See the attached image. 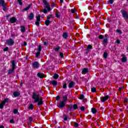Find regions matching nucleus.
<instances>
[{
	"mask_svg": "<svg viewBox=\"0 0 128 128\" xmlns=\"http://www.w3.org/2000/svg\"><path fill=\"white\" fill-rule=\"evenodd\" d=\"M32 98L34 100V102H38V106H42L44 104L42 99L40 98V95H38L36 93L34 92Z\"/></svg>",
	"mask_w": 128,
	"mask_h": 128,
	"instance_id": "obj_1",
	"label": "nucleus"
},
{
	"mask_svg": "<svg viewBox=\"0 0 128 128\" xmlns=\"http://www.w3.org/2000/svg\"><path fill=\"white\" fill-rule=\"evenodd\" d=\"M43 2L44 3V8L42 10V12L44 14H48V12H50V10H52V8L50 6V3L46 0H44Z\"/></svg>",
	"mask_w": 128,
	"mask_h": 128,
	"instance_id": "obj_2",
	"label": "nucleus"
},
{
	"mask_svg": "<svg viewBox=\"0 0 128 128\" xmlns=\"http://www.w3.org/2000/svg\"><path fill=\"white\" fill-rule=\"evenodd\" d=\"M10 100L8 98H5L4 100L2 101L1 104H0V108H1V110H2V108H4V106L6 104V102H8Z\"/></svg>",
	"mask_w": 128,
	"mask_h": 128,
	"instance_id": "obj_3",
	"label": "nucleus"
},
{
	"mask_svg": "<svg viewBox=\"0 0 128 128\" xmlns=\"http://www.w3.org/2000/svg\"><path fill=\"white\" fill-rule=\"evenodd\" d=\"M0 4H1V6L3 8V10H4V12H6V2L4 0H0Z\"/></svg>",
	"mask_w": 128,
	"mask_h": 128,
	"instance_id": "obj_4",
	"label": "nucleus"
},
{
	"mask_svg": "<svg viewBox=\"0 0 128 128\" xmlns=\"http://www.w3.org/2000/svg\"><path fill=\"white\" fill-rule=\"evenodd\" d=\"M6 44L8 46H14V41L12 38H10L6 40Z\"/></svg>",
	"mask_w": 128,
	"mask_h": 128,
	"instance_id": "obj_5",
	"label": "nucleus"
},
{
	"mask_svg": "<svg viewBox=\"0 0 128 128\" xmlns=\"http://www.w3.org/2000/svg\"><path fill=\"white\" fill-rule=\"evenodd\" d=\"M57 106L60 108H64V106H66V102L62 101L60 102V103L57 104Z\"/></svg>",
	"mask_w": 128,
	"mask_h": 128,
	"instance_id": "obj_6",
	"label": "nucleus"
},
{
	"mask_svg": "<svg viewBox=\"0 0 128 128\" xmlns=\"http://www.w3.org/2000/svg\"><path fill=\"white\" fill-rule=\"evenodd\" d=\"M33 68H40V64L38 62H34L32 64Z\"/></svg>",
	"mask_w": 128,
	"mask_h": 128,
	"instance_id": "obj_7",
	"label": "nucleus"
},
{
	"mask_svg": "<svg viewBox=\"0 0 128 128\" xmlns=\"http://www.w3.org/2000/svg\"><path fill=\"white\" fill-rule=\"evenodd\" d=\"M36 22H35V24L38 26H40V15L36 16Z\"/></svg>",
	"mask_w": 128,
	"mask_h": 128,
	"instance_id": "obj_8",
	"label": "nucleus"
},
{
	"mask_svg": "<svg viewBox=\"0 0 128 128\" xmlns=\"http://www.w3.org/2000/svg\"><path fill=\"white\" fill-rule=\"evenodd\" d=\"M122 16L123 18H124L125 20H126L128 19V12H126V11H122Z\"/></svg>",
	"mask_w": 128,
	"mask_h": 128,
	"instance_id": "obj_9",
	"label": "nucleus"
},
{
	"mask_svg": "<svg viewBox=\"0 0 128 128\" xmlns=\"http://www.w3.org/2000/svg\"><path fill=\"white\" fill-rule=\"evenodd\" d=\"M108 98H110V96H108V95H107L105 96L102 97V98H100V100L102 102H104L106 100H108Z\"/></svg>",
	"mask_w": 128,
	"mask_h": 128,
	"instance_id": "obj_10",
	"label": "nucleus"
},
{
	"mask_svg": "<svg viewBox=\"0 0 128 128\" xmlns=\"http://www.w3.org/2000/svg\"><path fill=\"white\" fill-rule=\"evenodd\" d=\"M10 22H12V24H14L16 22V18L15 17H12L10 18Z\"/></svg>",
	"mask_w": 128,
	"mask_h": 128,
	"instance_id": "obj_11",
	"label": "nucleus"
},
{
	"mask_svg": "<svg viewBox=\"0 0 128 128\" xmlns=\"http://www.w3.org/2000/svg\"><path fill=\"white\" fill-rule=\"evenodd\" d=\"M34 14L33 13H30L28 16V20H34Z\"/></svg>",
	"mask_w": 128,
	"mask_h": 128,
	"instance_id": "obj_12",
	"label": "nucleus"
},
{
	"mask_svg": "<svg viewBox=\"0 0 128 128\" xmlns=\"http://www.w3.org/2000/svg\"><path fill=\"white\" fill-rule=\"evenodd\" d=\"M13 96H14L15 98H17V96H20V94L18 92H14L13 93Z\"/></svg>",
	"mask_w": 128,
	"mask_h": 128,
	"instance_id": "obj_13",
	"label": "nucleus"
},
{
	"mask_svg": "<svg viewBox=\"0 0 128 128\" xmlns=\"http://www.w3.org/2000/svg\"><path fill=\"white\" fill-rule=\"evenodd\" d=\"M122 62H126L127 59H126V57L124 56V54H122Z\"/></svg>",
	"mask_w": 128,
	"mask_h": 128,
	"instance_id": "obj_14",
	"label": "nucleus"
},
{
	"mask_svg": "<svg viewBox=\"0 0 128 128\" xmlns=\"http://www.w3.org/2000/svg\"><path fill=\"white\" fill-rule=\"evenodd\" d=\"M74 82H70L69 83V88H74Z\"/></svg>",
	"mask_w": 128,
	"mask_h": 128,
	"instance_id": "obj_15",
	"label": "nucleus"
},
{
	"mask_svg": "<svg viewBox=\"0 0 128 128\" xmlns=\"http://www.w3.org/2000/svg\"><path fill=\"white\" fill-rule=\"evenodd\" d=\"M63 118L65 122H66L68 118V115H66V114H64Z\"/></svg>",
	"mask_w": 128,
	"mask_h": 128,
	"instance_id": "obj_16",
	"label": "nucleus"
},
{
	"mask_svg": "<svg viewBox=\"0 0 128 128\" xmlns=\"http://www.w3.org/2000/svg\"><path fill=\"white\" fill-rule=\"evenodd\" d=\"M82 74H86L88 72V68H84L82 71Z\"/></svg>",
	"mask_w": 128,
	"mask_h": 128,
	"instance_id": "obj_17",
	"label": "nucleus"
},
{
	"mask_svg": "<svg viewBox=\"0 0 128 128\" xmlns=\"http://www.w3.org/2000/svg\"><path fill=\"white\" fill-rule=\"evenodd\" d=\"M37 76L40 78H42L44 76L42 74L40 73V72H38V74H37Z\"/></svg>",
	"mask_w": 128,
	"mask_h": 128,
	"instance_id": "obj_18",
	"label": "nucleus"
},
{
	"mask_svg": "<svg viewBox=\"0 0 128 128\" xmlns=\"http://www.w3.org/2000/svg\"><path fill=\"white\" fill-rule=\"evenodd\" d=\"M63 98V102H66V100H68V96L66 95H65L62 96Z\"/></svg>",
	"mask_w": 128,
	"mask_h": 128,
	"instance_id": "obj_19",
	"label": "nucleus"
},
{
	"mask_svg": "<svg viewBox=\"0 0 128 128\" xmlns=\"http://www.w3.org/2000/svg\"><path fill=\"white\" fill-rule=\"evenodd\" d=\"M20 28L22 32H26V28L24 26H21Z\"/></svg>",
	"mask_w": 128,
	"mask_h": 128,
	"instance_id": "obj_20",
	"label": "nucleus"
},
{
	"mask_svg": "<svg viewBox=\"0 0 128 128\" xmlns=\"http://www.w3.org/2000/svg\"><path fill=\"white\" fill-rule=\"evenodd\" d=\"M52 22L50 21V20H46L45 21V24L46 26H50V24H51Z\"/></svg>",
	"mask_w": 128,
	"mask_h": 128,
	"instance_id": "obj_21",
	"label": "nucleus"
},
{
	"mask_svg": "<svg viewBox=\"0 0 128 128\" xmlns=\"http://www.w3.org/2000/svg\"><path fill=\"white\" fill-rule=\"evenodd\" d=\"M30 6H32V4H30V5L28 6H27L26 8H24L23 10L24 11L28 10L30 8Z\"/></svg>",
	"mask_w": 128,
	"mask_h": 128,
	"instance_id": "obj_22",
	"label": "nucleus"
},
{
	"mask_svg": "<svg viewBox=\"0 0 128 128\" xmlns=\"http://www.w3.org/2000/svg\"><path fill=\"white\" fill-rule=\"evenodd\" d=\"M12 68L13 70H14V68H16V63H14V61H12Z\"/></svg>",
	"mask_w": 128,
	"mask_h": 128,
	"instance_id": "obj_23",
	"label": "nucleus"
},
{
	"mask_svg": "<svg viewBox=\"0 0 128 128\" xmlns=\"http://www.w3.org/2000/svg\"><path fill=\"white\" fill-rule=\"evenodd\" d=\"M108 37H106V38H104L103 40V44H106L108 42Z\"/></svg>",
	"mask_w": 128,
	"mask_h": 128,
	"instance_id": "obj_24",
	"label": "nucleus"
},
{
	"mask_svg": "<svg viewBox=\"0 0 128 128\" xmlns=\"http://www.w3.org/2000/svg\"><path fill=\"white\" fill-rule=\"evenodd\" d=\"M14 69H10L8 70V74H12V72H14Z\"/></svg>",
	"mask_w": 128,
	"mask_h": 128,
	"instance_id": "obj_25",
	"label": "nucleus"
},
{
	"mask_svg": "<svg viewBox=\"0 0 128 128\" xmlns=\"http://www.w3.org/2000/svg\"><path fill=\"white\" fill-rule=\"evenodd\" d=\"M28 110H34V105L32 104H30L28 107Z\"/></svg>",
	"mask_w": 128,
	"mask_h": 128,
	"instance_id": "obj_26",
	"label": "nucleus"
},
{
	"mask_svg": "<svg viewBox=\"0 0 128 128\" xmlns=\"http://www.w3.org/2000/svg\"><path fill=\"white\" fill-rule=\"evenodd\" d=\"M68 33L64 32L63 34V38H68Z\"/></svg>",
	"mask_w": 128,
	"mask_h": 128,
	"instance_id": "obj_27",
	"label": "nucleus"
},
{
	"mask_svg": "<svg viewBox=\"0 0 128 128\" xmlns=\"http://www.w3.org/2000/svg\"><path fill=\"white\" fill-rule=\"evenodd\" d=\"M56 16L58 18H60V12H56Z\"/></svg>",
	"mask_w": 128,
	"mask_h": 128,
	"instance_id": "obj_28",
	"label": "nucleus"
},
{
	"mask_svg": "<svg viewBox=\"0 0 128 128\" xmlns=\"http://www.w3.org/2000/svg\"><path fill=\"white\" fill-rule=\"evenodd\" d=\"M52 84L54 86H57L58 85V82H56V80L52 81Z\"/></svg>",
	"mask_w": 128,
	"mask_h": 128,
	"instance_id": "obj_29",
	"label": "nucleus"
},
{
	"mask_svg": "<svg viewBox=\"0 0 128 128\" xmlns=\"http://www.w3.org/2000/svg\"><path fill=\"white\" fill-rule=\"evenodd\" d=\"M60 50V46H58V47L56 48H54L55 52H58Z\"/></svg>",
	"mask_w": 128,
	"mask_h": 128,
	"instance_id": "obj_30",
	"label": "nucleus"
},
{
	"mask_svg": "<svg viewBox=\"0 0 128 128\" xmlns=\"http://www.w3.org/2000/svg\"><path fill=\"white\" fill-rule=\"evenodd\" d=\"M103 56L104 58H108V52H104L103 54Z\"/></svg>",
	"mask_w": 128,
	"mask_h": 128,
	"instance_id": "obj_31",
	"label": "nucleus"
},
{
	"mask_svg": "<svg viewBox=\"0 0 128 128\" xmlns=\"http://www.w3.org/2000/svg\"><path fill=\"white\" fill-rule=\"evenodd\" d=\"M37 50H38V52H42V46L41 45H40L38 46Z\"/></svg>",
	"mask_w": 128,
	"mask_h": 128,
	"instance_id": "obj_32",
	"label": "nucleus"
},
{
	"mask_svg": "<svg viewBox=\"0 0 128 128\" xmlns=\"http://www.w3.org/2000/svg\"><path fill=\"white\" fill-rule=\"evenodd\" d=\"M91 90L92 92H96V88L93 87L92 88H91Z\"/></svg>",
	"mask_w": 128,
	"mask_h": 128,
	"instance_id": "obj_33",
	"label": "nucleus"
},
{
	"mask_svg": "<svg viewBox=\"0 0 128 128\" xmlns=\"http://www.w3.org/2000/svg\"><path fill=\"white\" fill-rule=\"evenodd\" d=\"M92 114H96V110L94 108H92Z\"/></svg>",
	"mask_w": 128,
	"mask_h": 128,
	"instance_id": "obj_34",
	"label": "nucleus"
},
{
	"mask_svg": "<svg viewBox=\"0 0 128 128\" xmlns=\"http://www.w3.org/2000/svg\"><path fill=\"white\" fill-rule=\"evenodd\" d=\"M79 98L80 100H84V94H80Z\"/></svg>",
	"mask_w": 128,
	"mask_h": 128,
	"instance_id": "obj_35",
	"label": "nucleus"
},
{
	"mask_svg": "<svg viewBox=\"0 0 128 128\" xmlns=\"http://www.w3.org/2000/svg\"><path fill=\"white\" fill-rule=\"evenodd\" d=\"M73 106V108L74 110H77V108H78V104H74V106Z\"/></svg>",
	"mask_w": 128,
	"mask_h": 128,
	"instance_id": "obj_36",
	"label": "nucleus"
},
{
	"mask_svg": "<svg viewBox=\"0 0 128 128\" xmlns=\"http://www.w3.org/2000/svg\"><path fill=\"white\" fill-rule=\"evenodd\" d=\"M54 78H55L56 80L58 78V74H55L54 76Z\"/></svg>",
	"mask_w": 128,
	"mask_h": 128,
	"instance_id": "obj_37",
	"label": "nucleus"
},
{
	"mask_svg": "<svg viewBox=\"0 0 128 128\" xmlns=\"http://www.w3.org/2000/svg\"><path fill=\"white\" fill-rule=\"evenodd\" d=\"M22 0H18V2L19 3V4H20V6H22Z\"/></svg>",
	"mask_w": 128,
	"mask_h": 128,
	"instance_id": "obj_38",
	"label": "nucleus"
},
{
	"mask_svg": "<svg viewBox=\"0 0 128 128\" xmlns=\"http://www.w3.org/2000/svg\"><path fill=\"white\" fill-rule=\"evenodd\" d=\"M92 45H88L87 50H92Z\"/></svg>",
	"mask_w": 128,
	"mask_h": 128,
	"instance_id": "obj_39",
	"label": "nucleus"
},
{
	"mask_svg": "<svg viewBox=\"0 0 128 128\" xmlns=\"http://www.w3.org/2000/svg\"><path fill=\"white\" fill-rule=\"evenodd\" d=\"M51 18H52V16L50 15L47 16V20H50Z\"/></svg>",
	"mask_w": 128,
	"mask_h": 128,
	"instance_id": "obj_40",
	"label": "nucleus"
},
{
	"mask_svg": "<svg viewBox=\"0 0 128 128\" xmlns=\"http://www.w3.org/2000/svg\"><path fill=\"white\" fill-rule=\"evenodd\" d=\"M40 54V52H38L36 53V58H38V56Z\"/></svg>",
	"mask_w": 128,
	"mask_h": 128,
	"instance_id": "obj_41",
	"label": "nucleus"
},
{
	"mask_svg": "<svg viewBox=\"0 0 128 128\" xmlns=\"http://www.w3.org/2000/svg\"><path fill=\"white\" fill-rule=\"evenodd\" d=\"M114 0H110L108 1V2H109V4H114Z\"/></svg>",
	"mask_w": 128,
	"mask_h": 128,
	"instance_id": "obj_42",
	"label": "nucleus"
},
{
	"mask_svg": "<svg viewBox=\"0 0 128 128\" xmlns=\"http://www.w3.org/2000/svg\"><path fill=\"white\" fill-rule=\"evenodd\" d=\"M18 110L17 109H14V110L13 112H14V114H18Z\"/></svg>",
	"mask_w": 128,
	"mask_h": 128,
	"instance_id": "obj_43",
	"label": "nucleus"
},
{
	"mask_svg": "<svg viewBox=\"0 0 128 128\" xmlns=\"http://www.w3.org/2000/svg\"><path fill=\"white\" fill-rule=\"evenodd\" d=\"M60 58H64V53L60 52Z\"/></svg>",
	"mask_w": 128,
	"mask_h": 128,
	"instance_id": "obj_44",
	"label": "nucleus"
},
{
	"mask_svg": "<svg viewBox=\"0 0 128 128\" xmlns=\"http://www.w3.org/2000/svg\"><path fill=\"white\" fill-rule=\"evenodd\" d=\"M68 108H70V110H72V108H73L72 105V104L68 105Z\"/></svg>",
	"mask_w": 128,
	"mask_h": 128,
	"instance_id": "obj_45",
	"label": "nucleus"
},
{
	"mask_svg": "<svg viewBox=\"0 0 128 128\" xmlns=\"http://www.w3.org/2000/svg\"><path fill=\"white\" fill-rule=\"evenodd\" d=\"M8 47H6L4 49V52H8Z\"/></svg>",
	"mask_w": 128,
	"mask_h": 128,
	"instance_id": "obj_46",
	"label": "nucleus"
},
{
	"mask_svg": "<svg viewBox=\"0 0 128 128\" xmlns=\"http://www.w3.org/2000/svg\"><path fill=\"white\" fill-rule=\"evenodd\" d=\"M116 32H118V34H122V31H121L120 30H116Z\"/></svg>",
	"mask_w": 128,
	"mask_h": 128,
	"instance_id": "obj_47",
	"label": "nucleus"
},
{
	"mask_svg": "<svg viewBox=\"0 0 128 128\" xmlns=\"http://www.w3.org/2000/svg\"><path fill=\"white\" fill-rule=\"evenodd\" d=\"M74 126H75V128H78V124L75 122L74 124Z\"/></svg>",
	"mask_w": 128,
	"mask_h": 128,
	"instance_id": "obj_48",
	"label": "nucleus"
},
{
	"mask_svg": "<svg viewBox=\"0 0 128 128\" xmlns=\"http://www.w3.org/2000/svg\"><path fill=\"white\" fill-rule=\"evenodd\" d=\"M99 38H100V40H102V38H104V36H102V35H100V36H99Z\"/></svg>",
	"mask_w": 128,
	"mask_h": 128,
	"instance_id": "obj_49",
	"label": "nucleus"
},
{
	"mask_svg": "<svg viewBox=\"0 0 128 128\" xmlns=\"http://www.w3.org/2000/svg\"><path fill=\"white\" fill-rule=\"evenodd\" d=\"M84 110H86V108H84V106H82L81 107V110H82V112H84Z\"/></svg>",
	"mask_w": 128,
	"mask_h": 128,
	"instance_id": "obj_50",
	"label": "nucleus"
},
{
	"mask_svg": "<svg viewBox=\"0 0 128 128\" xmlns=\"http://www.w3.org/2000/svg\"><path fill=\"white\" fill-rule=\"evenodd\" d=\"M128 102V98H125L124 100V104H126V102Z\"/></svg>",
	"mask_w": 128,
	"mask_h": 128,
	"instance_id": "obj_51",
	"label": "nucleus"
},
{
	"mask_svg": "<svg viewBox=\"0 0 128 128\" xmlns=\"http://www.w3.org/2000/svg\"><path fill=\"white\" fill-rule=\"evenodd\" d=\"M66 86H67V84H64L63 85V88H66Z\"/></svg>",
	"mask_w": 128,
	"mask_h": 128,
	"instance_id": "obj_52",
	"label": "nucleus"
},
{
	"mask_svg": "<svg viewBox=\"0 0 128 128\" xmlns=\"http://www.w3.org/2000/svg\"><path fill=\"white\" fill-rule=\"evenodd\" d=\"M32 117H30L29 118V120H30V122H32Z\"/></svg>",
	"mask_w": 128,
	"mask_h": 128,
	"instance_id": "obj_53",
	"label": "nucleus"
},
{
	"mask_svg": "<svg viewBox=\"0 0 128 128\" xmlns=\"http://www.w3.org/2000/svg\"><path fill=\"white\" fill-rule=\"evenodd\" d=\"M10 124H14V120H10Z\"/></svg>",
	"mask_w": 128,
	"mask_h": 128,
	"instance_id": "obj_54",
	"label": "nucleus"
},
{
	"mask_svg": "<svg viewBox=\"0 0 128 128\" xmlns=\"http://www.w3.org/2000/svg\"><path fill=\"white\" fill-rule=\"evenodd\" d=\"M60 96H58L56 97V100H60Z\"/></svg>",
	"mask_w": 128,
	"mask_h": 128,
	"instance_id": "obj_55",
	"label": "nucleus"
},
{
	"mask_svg": "<svg viewBox=\"0 0 128 128\" xmlns=\"http://www.w3.org/2000/svg\"><path fill=\"white\" fill-rule=\"evenodd\" d=\"M116 42L118 44H120V40H118V39L116 40Z\"/></svg>",
	"mask_w": 128,
	"mask_h": 128,
	"instance_id": "obj_56",
	"label": "nucleus"
},
{
	"mask_svg": "<svg viewBox=\"0 0 128 128\" xmlns=\"http://www.w3.org/2000/svg\"><path fill=\"white\" fill-rule=\"evenodd\" d=\"M71 12H72V14H74V12H75L74 10L72 9V10H71Z\"/></svg>",
	"mask_w": 128,
	"mask_h": 128,
	"instance_id": "obj_57",
	"label": "nucleus"
},
{
	"mask_svg": "<svg viewBox=\"0 0 128 128\" xmlns=\"http://www.w3.org/2000/svg\"><path fill=\"white\" fill-rule=\"evenodd\" d=\"M89 52H90V50H88V49H86V54H88Z\"/></svg>",
	"mask_w": 128,
	"mask_h": 128,
	"instance_id": "obj_58",
	"label": "nucleus"
},
{
	"mask_svg": "<svg viewBox=\"0 0 128 128\" xmlns=\"http://www.w3.org/2000/svg\"><path fill=\"white\" fill-rule=\"evenodd\" d=\"M106 37H108V38H109V36H106V35H105L104 36V38H106Z\"/></svg>",
	"mask_w": 128,
	"mask_h": 128,
	"instance_id": "obj_59",
	"label": "nucleus"
},
{
	"mask_svg": "<svg viewBox=\"0 0 128 128\" xmlns=\"http://www.w3.org/2000/svg\"><path fill=\"white\" fill-rule=\"evenodd\" d=\"M27 44L26 42H24V46H26Z\"/></svg>",
	"mask_w": 128,
	"mask_h": 128,
	"instance_id": "obj_60",
	"label": "nucleus"
},
{
	"mask_svg": "<svg viewBox=\"0 0 128 128\" xmlns=\"http://www.w3.org/2000/svg\"><path fill=\"white\" fill-rule=\"evenodd\" d=\"M54 6V3H53L52 4V6Z\"/></svg>",
	"mask_w": 128,
	"mask_h": 128,
	"instance_id": "obj_61",
	"label": "nucleus"
},
{
	"mask_svg": "<svg viewBox=\"0 0 128 128\" xmlns=\"http://www.w3.org/2000/svg\"><path fill=\"white\" fill-rule=\"evenodd\" d=\"M0 128H4V126H0Z\"/></svg>",
	"mask_w": 128,
	"mask_h": 128,
	"instance_id": "obj_62",
	"label": "nucleus"
},
{
	"mask_svg": "<svg viewBox=\"0 0 128 128\" xmlns=\"http://www.w3.org/2000/svg\"><path fill=\"white\" fill-rule=\"evenodd\" d=\"M44 46H46L47 44L46 42H44Z\"/></svg>",
	"mask_w": 128,
	"mask_h": 128,
	"instance_id": "obj_63",
	"label": "nucleus"
},
{
	"mask_svg": "<svg viewBox=\"0 0 128 128\" xmlns=\"http://www.w3.org/2000/svg\"><path fill=\"white\" fill-rule=\"evenodd\" d=\"M60 2H64V0H60Z\"/></svg>",
	"mask_w": 128,
	"mask_h": 128,
	"instance_id": "obj_64",
	"label": "nucleus"
}]
</instances>
